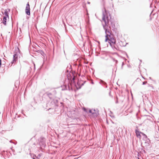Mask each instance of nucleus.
<instances>
[{"instance_id":"f8f14e48","label":"nucleus","mask_w":159,"mask_h":159,"mask_svg":"<svg viewBox=\"0 0 159 159\" xmlns=\"http://www.w3.org/2000/svg\"><path fill=\"white\" fill-rule=\"evenodd\" d=\"M145 141V143H148V144H149L150 142V140L148 138Z\"/></svg>"},{"instance_id":"ddd939ff","label":"nucleus","mask_w":159,"mask_h":159,"mask_svg":"<svg viewBox=\"0 0 159 159\" xmlns=\"http://www.w3.org/2000/svg\"><path fill=\"white\" fill-rule=\"evenodd\" d=\"M54 102L55 105L56 106H58V105L57 104V103H58V101L57 100H53Z\"/></svg>"},{"instance_id":"a878e982","label":"nucleus","mask_w":159,"mask_h":159,"mask_svg":"<svg viewBox=\"0 0 159 159\" xmlns=\"http://www.w3.org/2000/svg\"><path fill=\"white\" fill-rule=\"evenodd\" d=\"M142 77L144 79H145V78L143 76H142Z\"/></svg>"},{"instance_id":"c756f323","label":"nucleus","mask_w":159,"mask_h":159,"mask_svg":"<svg viewBox=\"0 0 159 159\" xmlns=\"http://www.w3.org/2000/svg\"><path fill=\"white\" fill-rule=\"evenodd\" d=\"M88 3H90V2H88Z\"/></svg>"},{"instance_id":"20e7f679","label":"nucleus","mask_w":159,"mask_h":159,"mask_svg":"<svg viewBox=\"0 0 159 159\" xmlns=\"http://www.w3.org/2000/svg\"><path fill=\"white\" fill-rule=\"evenodd\" d=\"M30 5L29 4V2H28L25 8V12L26 14L29 16H30Z\"/></svg>"},{"instance_id":"f257e3e1","label":"nucleus","mask_w":159,"mask_h":159,"mask_svg":"<svg viewBox=\"0 0 159 159\" xmlns=\"http://www.w3.org/2000/svg\"><path fill=\"white\" fill-rule=\"evenodd\" d=\"M104 11L102 10V20L105 23V25L103 24L102 25L106 34L105 42L108 41L112 48L117 49V45H116V40L111 32L112 30L116 33L117 29L115 25V23L111 19L110 14L105 7H104Z\"/></svg>"},{"instance_id":"7c9ffc66","label":"nucleus","mask_w":159,"mask_h":159,"mask_svg":"<svg viewBox=\"0 0 159 159\" xmlns=\"http://www.w3.org/2000/svg\"><path fill=\"white\" fill-rule=\"evenodd\" d=\"M149 78H150V79H151V77H149Z\"/></svg>"},{"instance_id":"dca6fc26","label":"nucleus","mask_w":159,"mask_h":159,"mask_svg":"<svg viewBox=\"0 0 159 159\" xmlns=\"http://www.w3.org/2000/svg\"><path fill=\"white\" fill-rule=\"evenodd\" d=\"M147 81H144L143 82V84L145 85L147 83Z\"/></svg>"},{"instance_id":"9b49d317","label":"nucleus","mask_w":159,"mask_h":159,"mask_svg":"<svg viewBox=\"0 0 159 159\" xmlns=\"http://www.w3.org/2000/svg\"><path fill=\"white\" fill-rule=\"evenodd\" d=\"M143 136V139L144 141L148 138L147 136L144 133H142Z\"/></svg>"},{"instance_id":"a211bd4d","label":"nucleus","mask_w":159,"mask_h":159,"mask_svg":"<svg viewBox=\"0 0 159 159\" xmlns=\"http://www.w3.org/2000/svg\"><path fill=\"white\" fill-rule=\"evenodd\" d=\"M2 65V60L0 58V68L1 67Z\"/></svg>"},{"instance_id":"f3484780","label":"nucleus","mask_w":159,"mask_h":159,"mask_svg":"<svg viewBox=\"0 0 159 159\" xmlns=\"http://www.w3.org/2000/svg\"><path fill=\"white\" fill-rule=\"evenodd\" d=\"M118 98L117 97H116V103H118Z\"/></svg>"},{"instance_id":"412c9836","label":"nucleus","mask_w":159,"mask_h":159,"mask_svg":"<svg viewBox=\"0 0 159 159\" xmlns=\"http://www.w3.org/2000/svg\"><path fill=\"white\" fill-rule=\"evenodd\" d=\"M91 83L92 84H94V83L92 81V82H91Z\"/></svg>"},{"instance_id":"cd10ccee","label":"nucleus","mask_w":159,"mask_h":159,"mask_svg":"<svg viewBox=\"0 0 159 159\" xmlns=\"http://www.w3.org/2000/svg\"><path fill=\"white\" fill-rule=\"evenodd\" d=\"M118 62V61L117 60L116 61V62L117 63Z\"/></svg>"},{"instance_id":"423d86ee","label":"nucleus","mask_w":159,"mask_h":159,"mask_svg":"<svg viewBox=\"0 0 159 159\" xmlns=\"http://www.w3.org/2000/svg\"><path fill=\"white\" fill-rule=\"evenodd\" d=\"M135 133L137 137L139 139H140L141 138L142 135V133H143L141 132L137 129L135 130Z\"/></svg>"},{"instance_id":"f03ea898","label":"nucleus","mask_w":159,"mask_h":159,"mask_svg":"<svg viewBox=\"0 0 159 159\" xmlns=\"http://www.w3.org/2000/svg\"><path fill=\"white\" fill-rule=\"evenodd\" d=\"M68 79V85L66 86V88L67 87L68 88L69 90H73L72 84L75 86V75L73 72H70L69 74L67 75Z\"/></svg>"},{"instance_id":"7ed1b4c3","label":"nucleus","mask_w":159,"mask_h":159,"mask_svg":"<svg viewBox=\"0 0 159 159\" xmlns=\"http://www.w3.org/2000/svg\"><path fill=\"white\" fill-rule=\"evenodd\" d=\"M17 55L16 53H15L13 56V59L11 63L9 64V66H11L13 64H14L17 60Z\"/></svg>"},{"instance_id":"9d476101","label":"nucleus","mask_w":159,"mask_h":159,"mask_svg":"<svg viewBox=\"0 0 159 159\" xmlns=\"http://www.w3.org/2000/svg\"><path fill=\"white\" fill-rule=\"evenodd\" d=\"M7 17L4 16L3 17V20L2 23L5 25H6V21L7 20Z\"/></svg>"},{"instance_id":"5701e85b","label":"nucleus","mask_w":159,"mask_h":159,"mask_svg":"<svg viewBox=\"0 0 159 159\" xmlns=\"http://www.w3.org/2000/svg\"><path fill=\"white\" fill-rule=\"evenodd\" d=\"M38 157H40V155L39 154Z\"/></svg>"},{"instance_id":"0eeeda50","label":"nucleus","mask_w":159,"mask_h":159,"mask_svg":"<svg viewBox=\"0 0 159 159\" xmlns=\"http://www.w3.org/2000/svg\"><path fill=\"white\" fill-rule=\"evenodd\" d=\"M88 112L91 113L94 116H97L98 115L95 112V110H92L90 109H88Z\"/></svg>"},{"instance_id":"b1692460","label":"nucleus","mask_w":159,"mask_h":159,"mask_svg":"<svg viewBox=\"0 0 159 159\" xmlns=\"http://www.w3.org/2000/svg\"><path fill=\"white\" fill-rule=\"evenodd\" d=\"M38 157H40V155L39 154Z\"/></svg>"},{"instance_id":"bb28decb","label":"nucleus","mask_w":159,"mask_h":159,"mask_svg":"<svg viewBox=\"0 0 159 159\" xmlns=\"http://www.w3.org/2000/svg\"><path fill=\"white\" fill-rule=\"evenodd\" d=\"M51 109V108H49L48 109V110H50Z\"/></svg>"},{"instance_id":"aec40b11","label":"nucleus","mask_w":159,"mask_h":159,"mask_svg":"<svg viewBox=\"0 0 159 159\" xmlns=\"http://www.w3.org/2000/svg\"><path fill=\"white\" fill-rule=\"evenodd\" d=\"M124 65V63L123 62L122 63V66H121V69H123V65Z\"/></svg>"},{"instance_id":"4468645a","label":"nucleus","mask_w":159,"mask_h":159,"mask_svg":"<svg viewBox=\"0 0 159 159\" xmlns=\"http://www.w3.org/2000/svg\"><path fill=\"white\" fill-rule=\"evenodd\" d=\"M33 159H39L38 157H36L35 155L33 156Z\"/></svg>"},{"instance_id":"39448f33","label":"nucleus","mask_w":159,"mask_h":159,"mask_svg":"<svg viewBox=\"0 0 159 159\" xmlns=\"http://www.w3.org/2000/svg\"><path fill=\"white\" fill-rule=\"evenodd\" d=\"M52 94L51 93L49 92H46L43 95V97H48L50 99H51L52 97Z\"/></svg>"},{"instance_id":"c85d7f7f","label":"nucleus","mask_w":159,"mask_h":159,"mask_svg":"<svg viewBox=\"0 0 159 159\" xmlns=\"http://www.w3.org/2000/svg\"><path fill=\"white\" fill-rule=\"evenodd\" d=\"M16 82L15 83V86H16Z\"/></svg>"},{"instance_id":"4be33fe9","label":"nucleus","mask_w":159,"mask_h":159,"mask_svg":"<svg viewBox=\"0 0 159 159\" xmlns=\"http://www.w3.org/2000/svg\"><path fill=\"white\" fill-rule=\"evenodd\" d=\"M41 54H42V53H44V52H43V51H41Z\"/></svg>"},{"instance_id":"2eb2a0df","label":"nucleus","mask_w":159,"mask_h":159,"mask_svg":"<svg viewBox=\"0 0 159 159\" xmlns=\"http://www.w3.org/2000/svg\"><path fill=\"white\" fill-rule=\"evenodd\" d=\"M83 110L84 111H85V112H87V113H88V109H86V108H83Z\"/></svg>"},{"instance_id":"393cba45","label":"nucleus","mask_w":159,"mask_h":159,"mask_svg":"<svg viewBox=\"0 0 159 159\" xmlns=\"http://www.w3.org/2000/svg\"><path fill=\"white\" fill-rule=\"evenodd\" d=\"M10 143H12V140H11L10 141Z\"/></svg>"},{"instance_id":"6ab92c4d","label":"nucleus","mask_w":159,"mask_h":159,"mask_svg":"<svg viewBox=\"0 0 159 159\" xmlns=\"http://www.w3.org/2000/svg\"><path fill=\"white\" fill-rule=\"evenodd\" d=\"M64 26H65V30L66 31V30H67V29H66V25L65 24H64Z\"/></svg>"},{"instance_id":"1a4fd4ad","label":"nucleus","mask_w":159,"mask_h":159,"mask_svg":"<svg viewBox=\"0 0 159 159\" xmlns=\"http://www.w3.org/2000/svg\"><path fill=\"white\" fill-rule=\"evenodd\" d=\"M10 11V10L8 9H5L4 10V14L6 16H6L7 17H9V16H8V12H9Z\"/></svg>"},{"instance_id":"6e6552de","label":"nucleus","mask_w":159,"mask_h":159,"mask_svg":"<svg viewBox=\"0 0 159 159\" xmlns=\"http://www.w3.org/2000/svg\"><path fill=\"white\" fill-rule=\"evenodd\" d=\"M99 80L100 82H99V83L105 86V88H107V86L106 83L101 79H100Z\"/></svg>"}]
</instances>
